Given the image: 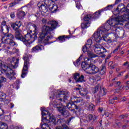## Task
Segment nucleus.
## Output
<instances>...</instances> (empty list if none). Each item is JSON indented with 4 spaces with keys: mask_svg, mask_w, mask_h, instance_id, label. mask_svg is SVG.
<instances>
[{
    "mask_svg": "<svg viewBox=\"0 0 129 129\" xmlns=\"http://www.w3.org/2000/svg\"><path fill=\"white\" fill-rule=\"evenodd\" d=\"M117 21V18H114V17H111L109 20H107V23L105 24L104 26L101 27L96 32L94 33L95 40L97 42H99L100 39H101L100 34L104 35L111 29L113 31L112 35L115 37V39L118 38V37L123 36L124 31L122 30V27L118 26L119 21Z\"/></svg>",
    "mask_w": 129,
    "mask_h": 129,
    "instance_id": "f257e3e1",
    "label": "nucleus"
},
{
    "mask_svg": "<svg viewBox=\"0 0 129 129\" xmlns=\"http://www.w3.org/2000/svg\"><path fill=\"white\" fill-rule=\"evenodd\" d=\"M86 52H87L88 57L85 58L84 61L82 62V68L87 74H95L98 72V68L91 63V59L96 58L97 55L90 51V49Z\"/></svg>",
    "mask_w": 129,
    "mask_h": 129,
    "instance_id": "f03ea898",
    "label": "nucleus"
},
{
    "mask_svg": "<svg viewBox=\"0 0 129 129\" xmlns=\"http://www.w3.org/2000/svg\"><path fill=\"white\" fill-rule=\"evenodd\" d=\"M84 103V102H83V99H82V98L75 97V100L74 101H71L67 104V107L69 108V109L73 108L70 109V110L72 111L73 113L81 115V114H83L84 111L82 108H80L79 105Z\"/></svg>",
    "mask_w": 129,
    "mask_h": 129,
    "instance_id": "7ed1b4c3",
    "label": "nucleus"
},
{
    "mask_svg": "<svg viewBox=\"0 0 129 129\" xmlns=\"http://www.w3.org/2000/svg\"><path fill=\"white\" fill-rule=\"evenodd\" d=\"M1 33H3L5 37L7 38V39L4 40V43H5V44H8L11 46V47H14V46L18 45V44L13 40L14 39H15L14 35L11 33L8 34V33H9L10 31V27H8V25H7V22L5 21L2 22L1 25Z\"/></svg>",
    "mask_w": 129,
    "mask_h": 129,
    "instance_id": "20e7f679",
    "label": "nucleus"
},
{
    "mask_svg": "<svg viewBox=\"0 0 129 129\" xmlns=\"http://www.w3.org/2000/svg\"><path fill=\"white\" fill-rule=\"evenodd\" d=\"M52 31H53L52 27L47 25H43L42 32L39 34L38 37V43H43L45 45H50L51 43H54V42H50V40L52 39V37L48 35V34Z\"/></svg>",
    "mask_w": 129,
    "mask_h": 129,
    "instance_id": "39448f33",
    "label": "nucleus"
},
{
    "mask_svg": "<svg viewBox=\"0 0 129 129\" xmlns=\"http://www.w3.org/2000/svg\"><path fill=\"white\" fill-rule=\"evenodd\" d=\"M20 59L17 58L16 60H12L11 61V64L10 66H6L4 65L2 69V71L6 73V75L7 78H8L10 80H12V79H15L16 77H15V75L16 73H15L13 69H16L17 67H18L19 65V61Z\"/></svg>",
    "mask_w": 129,
    "mask_h": 129,
    "instance_id": "423d86ee",
    "label": "nucleus"
},
{
    "mask_svg": "<svg viewBox=\"0 0 129 129\" xmlns=\"http://www.w3.org/2000/svg\"><path fill=\"white\" fill-rule=\"evenodd\" d=\"M45 112L47 114V120H46V122H51V124H53V125H57V124H63L65 119L64 118H60L57 119V121H56V117L55 116L53 115V114L50 113L48 110H45Z\"/></svg>",
    "mask_w": 129,
    "mask_h": 129,
    "instance_id": "0eeeda50",
    "label": "nucleus"
},
{
    "mask_svg": "<svg viewBox=\"0 0 129 129\" xmlns=\"http://www.w3.org/2000/svg\"><path fill=\"white\" fill-rule=\"evenodd\" d=\"M41 111L42 115V122L40 124V127L42 129H51V127H50L49 124H48V123H50V122H47V120H48V115L45 111V109L41 108Z\"/></svg>",
    "mask_w": 129,
    "mask_h": 129,
    "instance_id": "6e6552de",
    "label": "nucleus"
},
{
    "mask_svg": "<svg viewBox=\"0 0 129 129\" xmlns=\"http://www.w3.org/2000/svg\"><path fill=\"white\" fill-rule=\"evenodd\" d=\"M23 59L24 60V64L22 70L21 77L22 78H25V77L26 75H27V74H28V72H29L28 71V67L30 66V57L28 56V55H25L24 56H23Z\"/></svg>",
    "mask_w": 129,
    "mask_h": 129,
    "instance_id": "1a4fd4ad",
    "label": "nucleus"
},
{
    "mask_svg": "<svg viewBox=\"0 0 129 129\" xmlns=\"http://www.w3.org/2000/svg\"><path fill=\"white\" fill-rule=\"evenodd\" d=\"M55 95L56 98H58V97H60L61 95H62L63 98H60L59 100L60 101H62V100H63V101H65V100H67L68 99L67 98L69 97L70 94H69V92H67L66 93L63 92L62 91H59L56 93V94L54 93V92H52L51 96H50L49 97V98H50L51 99H53L54 97H55Z\"/></svg>",
    "mask_w": 129,
    "mask_h": 129,
    "instance_id": "9d476101",
    "label": "nucleus"
},
{
    "mask_svg": "<svg viewBox=\"0 0 129 129\" xmlns=\"http://www.w3.org/2000/svg\"><path fill=\"white\" fill-rule=\"evenodd\" d=\"M38 33L36 32H33V33L32 31H30V32L29 33V32L27 33V34L25 35V37H23V41L24 44L25 45H27L28 43H29V41L31 40V39H34V40H37V38L38 37L37 36V35Z\"/></svg>",
    "mask_w": 129,
    "mask_h": 129,
    "instance_id": "9b49d317",
    "label": "nucleus"
},
{
    "mask_svg": "<svg viewBox=\"0 0 129 129\" xmlns=\"http://www.w3.org/2000/svg\"><path fill=\"white\" fill-rule=\"evenodd\" d=\"M91 19H92V15L88 14L85 15L83 18L84 23L81 24V28L84 29H87L88 27H90Z\"/></svg>",
    "mask_w": 129,
    "mask_h": 129,
    "instance_id": "f8f14e48",
    "label": "nucleus"
},
{
    "mask_svg": "<svg viewBox=\"0 0 129 129\" xmlns=\"http://www.w3.org/2000/svg\"><path fill=\"white\" fill-rule=\"evenodd\" d=\"M100 37H101L100 40L99 41H96L95 40V37L94 36V33L93 35L92 36V38L94 39V41H95V42H96V43H100L102 39L103 40H104V41H105V42H107L108 43H112V40H113V39L112 38V37H110L109 36H108V34H107V33L104 34L102 33H100Z\"/></svg>",
    "mask_w": 129,
    "mask_h": 129,
    "instance_id": "ddd939ff",
    "label": "nucleus"
},
{
    "mask_svg": "<svg viewBox=\"0 0 129 129\" xmlns=\"http://www.w3.org/2000/svg\"><path fill=\"white\" fill-rule=\"evenodd\" d=\"M57 110L63 117H67L70 115V112L66 109V106L58 107Z\"/></svg>",
    "mask_w": 129,
    "mask_h": 129,
    "instance_id": "4468645a",
    "label": "nucleus"
},
{
    "mask_svg": "<svg viewBox=\"0 0 129 129\" xmlns=\"http://www.w3.org/2000/svg\"><path fill=\"white\" fill-rule=\"evenodd\" d=\"M114 19H117L116 22L119 21L118 25H121V22H128L129 21V15L124 14L119 17H115Z\"/></svg>",
    "mask_w": 129,
    "mask_h": 129,
    "instance_id": "2eb2a0df",
    "label": "nucleus"
},
{
    "mask_svg": "<svg viewBox=\"0 0 129 129\" xmlns=\"http://www.w3.org/2000/svg\"><path fill=\"white\" fill-rule=\"evenodd\" d=\"M92 45V40L91 39H88L86 43V45L83 46L82 50L84 53H85L86 51H88L90 50V48H91V45Z\"/></svg>",
    "mask_w": 129,
    "mask_h": 129,
    "instance_id": "dca6fc26",
    "label": "nucleus"
},
{
    "mask_svg": "<svg viewBox=\"0 0 129 129\" xmlns=\"http://www.w3.org/2000/svg\"><path fill=\"white\" fill-rule=\"evenodd\" d=\"M11 26L14 31H20L21 30L20 28L21 27V26H22V23H21V21L18 22L16 21L15 23H11Z\"/></svg>",
    "mask_w": 129,
    "mask_h": 129,
    "instance_id": "f3484780",
    "label": "nucleus"
},
{
    "mask_svg": "<svg viewBox=\"0 0 129 129\" xmlns=\"http://www.w3.org/2000/svg\"><path fill=\"white\" fill-rule=\"evenodd\" d=\"M73 37H75V36H72L71 34L69 36L66 35L60 36L56 39V41H59L60 43H63V42L66 41V39H70V38H73Z\"/></svg>",
    "mask_w": 129,
    "mask_h": 129,
    "instance_id": "a211bd4d",
    "label": "nucleus"
},
{
    "mask_svg": "<svg viewBox=\"0 0 129 129\" xmlns=\"http://www.w3.org/2000/svg\"><path fill=\"white\" fill-rule=\"evenodd\" d=\"M101 48H102V46L100 45L99 43H96L95 45L94 52L96 54H98V55H100L101 54Z\"/></svg>",
    "mask_w": 129,
    "mask_h": 129,
    "instance_id": "6ab92c4d",
    "label": "nucleus"
},
{
    "mask_svg": "<svg viewBox=\"0 0 129 129\" xmlns=\"http://www.w3.org/2000/svg\"><path fill=\"white\" fill-rule=\"evenodd\" d=\"M15 38L17 40H19L23 42L24 36L22 35V30H17L15 31Z\"/></svg>",
    "mask_w": 129,
    "mask_h": 129,
    "instance_id": "aec40b11",
    "label": "nucleus"
},
{
    "mask_svg": "<svg viewBox=\"0 0 129 129\" xmlns=\"http://www.w3.org/2000/svg\"><path fill=\"white\" fill-rule=\"evenodd\" d=\"M44 49L45 47H44V45L38 44L32 48V52H38V51H42V50H44Z\"/></svg>",
    "mask_w": 129,
    "mask_h": 129,
    "instance_id": "412c9836",
    "label": "nucleus"
},
{
    "mask_svg": "<svg viewBox=\"0 0 129 129\" xmlns=\"http://www.w3.org/2000/svg\"><path fill=\"white\" fill-rule=\"evenodd\" d=\"M98 71L97 73H98L99 72L100 74L101 75H104L105 73H106V67L104 64H102L100 67V69L98 68Z\"/></svg>",
    "mask_w": 129,
    "mask_h": 129,
    "instance_id": "4be33fe9",
    "label": "nucleus"
},
{
    "mask_svg": "<svg viewBox=\"0 0 129 129\" xmlns=\"http://www.w3.org/2000/svg\"><path fill=\"white\" fill-rule=\"evenodd\" d=\"M26 12L20 11H19L17 14V17L19 19V20H22L24 19V17L26 16Z\"/></svg>",
    "mask_w": 129,
    "mask_h": 129,
    "instance_id": "5701e85b",
    "label": "nucleus"
},
{
    "mask_svg": "<svg viewBox=\"0 0 129 129\" xmlns=\"http://www.w3.org/2000/svg\"><path fill=\"white\" fill-rule=\"evenodd\" d=\"M48 24L51 25V28L52 29V31L55 30L56 28H57V26H58V22L55 21H51L48 22Z\"/></svg>",
    "mask_w": 129,
    "mask_h": 129,
    "instance_id": "b1692460",
    "label": "nucleus"
},
{
    "mask_svg": "<svg viewBox=\"0 0 129 129\" xmlns=\"http://www.w3.org/2000/svg\"><path fill=\"white\" fill-rule=\"evenodd\" d=\"M39 10L40 12L44 13V14H46L48 12V8L44 4H42L39 7Z\"/></svg>",
    "mask_w": 129,
    "mask_h": 129,
    "instance_id": "393cba45",
    "label": "nucleus"
},
{
    "mask_svg": "<svg viewBox=\"0 0 129 129\" xmlns=\"http://www.w3.org/2000/svg\"><path fill=\"white\" fill-rule=\"evenodd\" d=\"M125 6V5H123V4H119L114 11L113 14H117L120 10L123 9Z\"/></svg>",
    "mask_w": 129,
    "mask_h": 129,
    "instance_id": "a878e982",
    "label": "nucleus"
},
{
    "mask_svg": "<svg viewBox=\"0 0 129 129\" xmlns=\"http://www.w3.org/2000/svg\"><path fill=\"white\" fill-rule=\"evenodd\" d=\"M88 93V91H87V88H81L80 90V94L81 96H86Z\"/></svg>",
    "mask_w": 129,
    "mask_h": 129,
    "instance_id": "bb28decb",
    "label": "nucleus"
},
{
    "mask_svg": "<svg viewBox=\"0 0 129 129\" xmlns=\"http://www.w3.org/2000/svg\"><path fill=\"white\" fill-rule=\"evenodd\" d=\"M87 119L89 121L92 120V121H95V120H96V116L93 115L91 114H89L87 116Z\"/></svg>",
    "mask_w": 129,
    "mask_h": 129,
    "instance_id": "cd10ccee",
    "label": "nucleus"
},
{
    "mask_svg": "<svg viewBox=\"0 0 129 129\" xmlns=\"http://www.w3.org/2000/svg\"><path fill=\"white\" fill-rule=\"evenodd\" d=\"M101 12H103L102 10L99 11L98 12H96L93 15H92V19H98L99 16H100V14H101Z\"/></svg>",
    "mask_w": 129,
    "mask_h": 129,
    "instance_id": "c85d7f7f",
    "label": "nucleus"
},
{
    "mask_svg": "<svg viewBox=\"0 0 129 129\" xmlns=\"http://www.w3.org/2000/svg\"><path fill=\"white\" fill-rule=\"evenodd\" d=\"M83 55H81L79 57V58L76 60V61L74 62V64L76 67L79 66L80 65V63H81V60L82 59V57Z\"/></svg>",
    "mask_w": 129,
    "mask_h": 129,
    "instance_id": "c756f323",
    "label": "nucleus"
},
{
    "mask_svg": "<svg viewBox=\"0 0 129 129\" xmlns=\"http://www.w3.org/2000/svg\"><path fill=\"white\" fill-rule=\"evenodd\" d=\"M122 13H125L126 14H129V9L126 8L125 6H124V8H123L121 10H120L119 12L117 13H116V15H118L119 14H122Z\"/></svg>",
    "mask_w": 129,
    "mask_h": 129,
    "instance_id": "7c9ffc66",
    "label": "nucleus"
},
{
    "mask_svg": "<svg viewBox=\"0 0 129 129\" xmlns=\"http://www.w3.org/2000/svg\"><path fill=\"white\" fill-rule=\"evenodd\" d=\"M85 80L84 79V75H80L78 79L77 80L76 83H82L83 82H85Z\"/></svg>",
    "mask_w": 129,
    "mask_h": 129,
    "instance_id": "2f4dec72",
    "label": "nucleus"
},
{
    "mask_svg": "<svg viewBox=\"0 0 129 129\" xmlns=\"http://www.w3.org/2000/svg\"><path fill=\"white\" fill-rule=\"evenodd\" d=\"M51 13H56L58 11V6L56 5H53V6L49 9Z\"/></svg>",
    "mask_w": 129,
    "mask_h": 129,
    "instance_id": "473e14b6",
    "label": "nucleus"
},
{
    "mask_svg": "<svg viewBox=\"0 0 129 129\" xmlns=\"http://www.w3.org/2000/svg\"><path fill=\"white\" fill-rule=\"evenodd\" d=\"M0 129H9V126L8 125V124L1 122Z\"/></svg>",
    "mask_w": 129,
    "mask_h": 129,
    "instance_id": "72a5a7b5",
    "label": "nucleus"
},
{
    "mask_svg": "<svg viewBox=\"0 0 129 129\" xmlns=\"http://www.w3.org/2000/svg\"><path fill=\"white\" fill-rule=\"evenodd\" d=\"M113 6H114V5H108L106 7L101 10L102 12H104V11H110V10H112Z\"/></svg>",
    "mask_w": 129,
    "mask_h": 129,
    "instance_id": "f704fd0d",
    "label": "nucleus"
},
{
    "mask_svg": "<svg viewBox=\"0 0 129 129\" xmlns=\"http://www.w3.org/2000/svg\"><path fill=\"white\" fill-rule=\"evenodd\" d=\"M88 109L90 111L93 112V111L95 109V105H94L93 104H89V106H88Z\"/></svg>",
    "mask_w": 129,
    "mask_h": 129,
    "instance_id": "c9c22d12",
    "label": "nucleus"
},
{
    "mask_svg": "<svg viewBox=\"0 0 129 129\" xmlns=\"http://www.w3.org/2000/svg\"><path fill=\"white\" fill-rule=\"evenodd\" d=\"M50 104H52L53 107H56L57 108H58V107H61L60 106V104L58 103L57 101H53L52 102H51L50 103Z\"/></svg>",
    "mask_w": 129,
    "mask_h": 129,
    "instance_id": "e433bc0d",
    "label": "nucleus"
},
{
    "mask_svg": "<svg viewBox=\"0 0 129 129\" xmlns=\"http://www.w3.org/2000/svg\"><path fill=\"white\" fill-rule=\"evenodd\" d=\"M43 3L47 7H50L52 4V0H44Z\"/></svg>",
    "mask_w": 129,
    "mask_h": 129,
    "instance_id": "4c0bfd02",
    "label": "nucleus"
},
{
    "mask_svg": "<svg viewBox=\"0 0 129 129\" xmlns=\"http://www.w3.org/2000/svg\"><path fill=\"white\" fill-rule=\"evenodd\" d=\"M19 4H20L19 0H14V2L11 3L10 6L11 8H13V7H15L16 5H19Z\"/></svg>",
    "mask_w": 129,
    "mask_h": 129,
    "instance_id": "58836bf2",
    "label": "nucleus"
},
{
    "mask_svg": "<svg viewBox=\"0 0 129 129\" xmlns=\"http://www.w3.org/2000/svg\"><path fill=\"white\" fill-rule=\"evenodd\" d=\"M6 97H7L6 93H4V92L0 91V99L4 100V99H6Z\"/></svg>",
    "mask_w": 129,
    "mask_h": 129,
    "instance_id": "ea45409f",
    "label": "nucleus"
},
{
    "mask_svg": "<svg viewBox=\"0 0 129 129\" xmlns=\"http://www.w3.org/2000/svg\"><path fill=\"white\" fill-rule=\"evenodd\" d=\"M126 117H128V114L127 113L122 114L119 116V119H124V118H126Z\"/></svg>",
    "mask_w": 129,
    "mask_h": 129,
    "instance_id": "a19ab883",
    "label": "nucleus"
},
{
    "mask_svg": "<svg viewBox=\"0 0 129 129\" xmlns=\"http://www.w3.org/2000/svg\"><path fill=\"white\" fill-rule=\"evenodd\" d=\"M79 76H80V74H79L78 73H76L74 74L73 78L75 80L76 83L77 82V79H78V78H79Z\"/></svg>",
    "mask_w": 129,
    "mask_h": 129,
    "instance_id": "79ce46f5",
    "label": "nucleus"
},
{
    "mask_svg": "<svg viewBox=\"0 0 129 129\" xmlns=\"http://www.w3.org/2000/svg\"><path fill=\"white\" fill-rule=\"evenodd\" d=\"M99 87H100V86H99V85H97L95 87V88L93 89V93H94V94L96 93V92H97L98 90H99Z\"/></svg>",
    "mask_w": 129,
    "mask_h": 129,
    "instance_id": "37998d69",
    "label": "nucleus"
},
{
    "mask_svg": "<svg viewBox=\"0 0 129 129\" xmlns=\"http://www.w3.org/2000/svg\"><path fill=\"white\" fill-rule=\"evenodd\" d=\"M11 117L10 115L4 116V119L6 121H10L11 120Z\"/></svg>",
    "mask_w": 129,
    "mask_h": 129,
    "instance_id": "c03bdc74",
    "label": "nucleus"
},
{
    "mask_svg": "<svg viewBox=\"0 0 129 129\" xmlns=\"http://www.w3.org/2000/svg\"><path fill=\"white\" fill-rule=\"evenodd\" d=\"M115 124L117 125V126H118V127L120 128V127H121V126L122 125V123H121V122H116V121Z\"/></svg>",
    "mask_w": 129,
    "mask_h": 129,
    "instance_id": "a18cd8bd",
    "label": "nucleus"
},
{
    "mask_svg": "<svg viewBox=\"0 0 129 129\" xmlns=\"http://www.w3.org/2000/svg\"><path fill=\"white\" fill-rule=\"evenodd\" d=\"M101 50V54H103V53H106V52H107V50L103 46H102Z\"/></svg>",
    "mask_w": 129,
    "mask_h": 129,
    "instance_id": "49530a36",
    "label": "nucleus"
},
{
    "mask_svg": "<svg viewBox=\"0 0 129 129\" xmlns=\"http://www.w3.org/2000/svg\"><path fill=\"white\" fill-rule=\"evenodd\" d=\"M42 22L43 24H47L48 25H49V22H48V20L46 19H42Z\"/></svg>",
    "mask_w": 129,
    "mask_h": 129,
    "instance_id": "de8ad7c7",
    "label": "nucleus"
},
{
    "mask_svg": "<svg viewBox=\"0 0 129 129\" xmlns=\"http://www.w3.org/2000/svg\"><path fill=\"white\" fill-rule=\"evenodd\" d=\"M5 114V110L3 109L0 108V117L3 116Z\"/></svg>",
    "mask_w": 129,
    "mask_h": 129,
    "instance_id": "09e8293b",
    "label": "nucleus"
},
{
    "mask_svg": "<svg viewBox=\"0 0 129 129\" xmlns=\"http://www.w3.org/2000/svg\"><path fill=\"white\" fill-rule=\"evenodd\" d=\"M121 127L122 129H126L127 128V127H128V125H127V124L122 125Z\"/></svg>",
    "mask_w": 129,
    "mask_h": 129,
    "instance_id": "8fccbe9b",
    "label": "nucleus"
},
{
    "mask_svg": "<svg viewBox=\"0 0 129 129\" xmlns=\"http://www.w3.org/2000/svg\"><path fill=\"white\" fill-rule=\"evenodd\" d=\"M120 46L118 45L116 48L113 50V53H116V52H117V51H118V49L119 48Z\"/></svg>",
    "mask_w": 129,
    "mask_h": 129,
    "instance_id": "3c124183",
    "label": "nucleus"
},
{
    "mask_svg": "<svg viewBox=\"0 0 129 129\" xmlns=\"http://www.w3.org/2000/svg\"><path fill=\"white\" fill-rule=\"evenodd\" d=\"M10 17L12 19H13V18H15V12H11L10 13Z\"/></svg>",
    "mask_w": 129,
    "mask_h": 129,
    "instance_id": "603ef678",
    "label": "nucleus"
},
{
    "mask_svg": "<svg viewBox=\"0 0 129 129\" xmlns=\"http://www.w3.org/2000/svg\"><path fill=\"white\" fill-rule=\"evenodd\" d=\"M126 100H127V103H129V100L126 99L125 98V97H123V98H122V101L123 102L124 101H126Z\"/></svg>",
    "mask_w": 129,
    "mask_h": 129,
    "instance_id": "864d4df0",
    "label": "nucleus"
},
{
    "mask_svg": "<svg viewBox=\"0 0 129 129\" xmlns=\"http://www.w3.org/2000/svg\"><path fill=\"white\" fill-rule=\"evenodd\" d=\"M73 118H74V117H70L67 121V123H69L70 122V121H71V120H72V119H73Z\"/></svg>",
    "mask_w": 129,
    "mask_h": 129,
    "instance_id": "5fc2aeb1",
    "label": "nucleus"
},
{
    "mask_svg": "<svg viewBox=\"0 0 129 129\" xmlns=\"http://www.w3.org/2000/svg\"><path fill=\"white\" fill-rule=\"evenodd\" d=\"M98 110L99 112H102V111H103V107H99L98 109Z\"/></svg>",
    "mask_w": 129,
    "mask_h": 129,
    "instance_id": "6e6d98bb",
    "label": "nucleus"
},
{
    "mask_svg": "<svg viewBox=\"0 0 129 129\" xmlns=\"http://www.w3.org/2000/svg\"><path fill=\"white\" fill-rule=\"evenodd\" d=\"M76 8H77V9H78L79 10L80 9V7H81V5H80V4L77 3L76 4Z\"/></svg>",
    "mask_w": 129,
    "mask_h": 129,
    "instance_id": "4d7b16f0",
    "label": "nucleus"
},
{
    "mask_svg": "<svg viewBox=\"0 0 129 129\" xmlns=\"http://www.w3.org/2000/svg\"><path fill=\"white\" fill-rule=\"evenodd\" d=\"M103 95H105L106 94V89H105V88H103Z\"/></svg>",
    "mask_w": 129,
    "mask_h": 129,
    "instance_id": "13d9d810",
    "label": "nucleus"
},
{
    "mask_svg": "<svg viewBox=\"0 0 129 129\" xmlns=\"http://www.w3.org/2000/svg\"><path fill=\"white\" fill-rule=\"evenodd\" d=\"M4 102H5V104H9V103H10V100L6 99L4 101Z\"/></svg>",
    "mask_w": 129,
    "mask_h": 129,
    "instance_id": "bf43d9fd",
    "label": "nucleus"
},
{
    "mask_svg": "<svg viewBox=\"0 0 129 129\" xmlns=\"http://www.w3.org/2000/svg\"><path fill=\"white\" fill-rule=\"evenodd\" d=\"M120 2H121V0H116L115 2V5H118V4H119V3H120Z\"/></svg>",
    "mask_w": 129,
    "mask_h": 129,
    "instance_id": "052dcab7",
    "label": "nucleus"
},
{
    "mask_svg": "<svg viewBox=\"0 0 129 129\" xmlns=\"http://www.w3.org/2000/svg\"><path fill=\"white\" fill-rule=\"evenodd\" d=\"M109 102L111 104H113V103H114V100H113V98L110 99Z\"/></svg>",
    "mask_w": 129,
    "mask_h": 129,
    "instance_id": "680f3d73",
    "label": "nucleus"
},
{
    "mask_svg": "<svg viewBox=\"0 0 129 129\" xmlns=\"http://www.w3.org/2000/svg\"><path fill=\"white\" fill-rule=\"evenodd\" d=\"M99 124L100 125V127L102 128V120H100L99 122Z\"/></svg>",
    "mask_w": 129,
    "mask_h": 129,
    "instance_id": "e2e57ef3",
    "label": "nucleus"
},
{
    "mask_svg": "<svg viewBox=\"0 0 129 129\" xmlns=\"http://www.w3.org/2000/svg\"><path fill=\"white\" fill-rule=\"evenodd\" d=\"M26 7L27 8H31V7H32V3H29L28 4H27L26 5Z\"/></svg>",
    "mask_w": 129,
    "mask_h": 129,
    "instance_id": "0e129e2a",
    "label": "nucleus"
},
{
    "mask_svg": "<svg viewBox=\"0 0 129 129\" xmlns=\"http://www.w3.org/2000/svg\"><path fill=\"white\" fill-rule=\"evenodd\" d=\"M10 108H13L14 106H15V105L14 104V103H10Z\"/></svg>",
    "mask_w": 129,
    "mask_h": 129,
    "instance_id": "69168bd1",
    "label": "nucleus"
},
{
    "mask_svg": "<svg viewBox=\"0 0 129 129\" xmlns=\"http://www.w3.org/2000/svg\"><path fill=\"white\" fill-rule=\"evenodd\" d=\"M126 65H128V61H126L123 64V66H126Z\"/></svg>",
    "mask_w": 129,
    "mask_h": 129,
    "instance_id": "338daca9",
    "label": "nucleus"
},
{
    "mask_svg": "<svg viewBox=\"0 0 129 129\" xmlns=\"http://www.w3.org/2000/svg\"><path fill=\"white\" fill-rule=\"evenodd\" d=\"M125 90H128V89H129V85H126L125 87Z\"/></svg>",
    "mask_w": 129,
    "mask_h": 129,
    "instance_id": "774afa93",
    "label": "nucleus"
}]
</instances>
